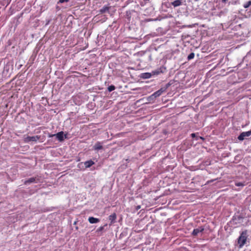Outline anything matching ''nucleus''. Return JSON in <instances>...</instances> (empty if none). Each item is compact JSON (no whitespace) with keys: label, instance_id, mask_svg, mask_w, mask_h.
Masks as SVG:
<instances>
[{"label":"nucleus","instance_id":"nucleus-1","mask_svg":"<svg viewBox=\"0 0 251 251\" xmlns=\"http://www.w3.org/2000/svg\"><path fill=\"white\" fill-rule=\"evenodd\" d=\"M248 236L247 230H244L241 233L240 236L238 238V244L240 248H242L246 243Z\"/></svg>","mask_w":251,"mask_h":251},{"label":"nucleus","instance_id":"nucleus-2","mask_svg":"<svg viewBox=\"0 0 251 251\" xmlns=\"http://www.w3.org/2000/svg\"><path fill=\"white\" fill-rule=\"evenodd\" d=\"M40 139V136L36 135L34 136H27L25 138L24 141L26 143L30 142H37Z\"/></svg>","mask_w":251,"mask_h":251},{"label":"nucleus","instance_id":"nucleus-3","mask_svg":"<svg viewBox=\"0 0 251 251\" xmlns=\"http://www.w3.org/2000/svg\"><path fill=\"white\" fill-rule=\"evenodd\" d=\"M251 135V129L250 131L243 132H242L240 135L238 137V140L240 141H243L246 137H249Z\"/></svg>","mask_w":251,"mask_h":251},{"label":"nucleus","instance_id":"nucleus-4","mask_svg":"<svg viewBox=\"0 0 251 251\" xmlns=\"http://www.w3.org/2000/svg\"><path fill=\"white\" fill-rule=\"evenodd\" d=\"M54 136H55L57 139L60 142H62L64 140V133L63 131L59 132L55 134L50 135V137H51Z\"/></svg>","mask_w":251,"mask_h":251},{"label":"nucleus","instance_id":"nucleus-5","mask_svg":"<svg viewBox=\"0 0 251 251\" xmlns=\"http://www.w3.org/2000/svg\"><path fill=\"white\" fill-rule=\"evenodd\" d=\"M38 179L36 177H30L26 180H25L24 182V184L26 185L28 184H30L32 183H37L38 182Z\"/></svg>","mask_w":251,"mask_h":251},{"label":"nucleus","instance_id":"nucleus-6","mask_svg":"<svg viewBox=\"0 0 251 251\" xmlns=\"http://www.w3.org/2000/svg\"><path fill=\"white\" fill-rule=\"evenodd\" d=\"M204 230V228L199 227L197 228L194 229L193 231L192 234L194 236H197L199 233L202 232Z\"/></svg>","mask_w":251,"mask_h":251},{"label":"nucleus","instance_id":"nucleus-7","mask_svg":"<svg viewBox=\"0 0 251 251\" xmlns=\"http://www.w3.org/2000/svg\"><path fill=\"white\" fill-rule=\"evenodd\" d=\"M110 7L108 6H104L102 8H101L99 12L100 14H103L105 13H109V10Z\"/></svg>","mask_w":251,"mask_h":251},{"label":"nucleus","instance_id":"nucleus-8","mask_svg":"<svg viewBox=\"0 0 251 251\" xmlns=\"http://www.w3.org/2000/svg\"><path fill=\"white\" fill-rule=\"evenodd\" d=\"M152 76V74L150 73H142L140 75V77L143 79H148Z\"/></svg>","mask_w":251,"mask_h":251},{"label":"nucleus","instance_id":"nucleus-9","mask_svg":"<svg viewBox=\"0 0 251 251\" xmlns=\"http://www.w3.org/2000/svg\"><path fill=\"white\" fill-rule=\"evenodd\" d=\"M88 221L91 224H95L100 222V220L98 218H94L93 217H90L88 218Z\"/></svg>","mask_w":251,"mask_h":251},{"label":"nucleus","instance_id":"nucleus-10","mask_svg":"<svg viewBox=\"0 0 251 251\" xmlns=\"http://www.w3.org/2000/svg\"><path fill=\"white\" fill-rule=\"evenodd\" d=\"M102 149L101 143L100 142H97L93 147V149L95 150H100Z\"/></svg>","mask_w":251,"mask_h":251},{"label":"nucleus","instance_id":"nucleus-11","mask_svg":"<svg viewBox=\"0 0 251 251\" xmlns=\"http://www.w3.org/2000/svg\"><path fill=\"white\" fill-rule=\"evenodd\" d=\"M94 164V162L92 160H89L84 162V165L86 168H89Z\"/></svg>","mask_w":251,"mask_h":251},{"label":"nucleus","instance_id":"nucleus-12","mask_svg":"<svg viewBox=\"0 0 251 251\" xmlns=\"http://www.w3.org/2000/svg\"><path fill=\"white\" fill-rule=\"evenodd\" d=\"M116 219V215L115 213H113L109 216V220L111 221V224L114 222Z\"/></svg>","mask_w":251,"mask_h":251},{"label":"nucleus","instance_id":"nucleus-13","mask_svg":"<svg viewBox=\"0 0 251 251\" xmlns=\"http://www.w3.org/2000/svg\"><path fill=\"white\" fill-rule=\"evenodd\" d=\"M181 3H182V2L180 0H176L172 2V4L174 7L178 6L181 5Z\"/></svg>","mask_w":251,"mask_h":251},{"label":"nucleus","instance_id":"nucleus-14","mask_svg":"<svg viewBox=\"0 0 251 251\" xmlns=\"http://www.w3.org/2000/svg\"><path fill=\"white\" fill-rule=\"evenodd\" d=\"M171 85V83L170 82L167 83L164 87L161 88L159 90L162 92H164L166 91L169 87H170Z\"/></svg>","mask_w":251,"mask_h":251},{"label":"nucleus","instance_id":"nucleus-15","mask_svg":"<svg viewBox=\"0 0 251 251\" xmlns=\"http://www.w3.org/2000/svg\"><path fill=\"white\" fill-rule=\"evenodd\" d=\"M160 96L157 91L155 92L152 95L150 96V98L152 99H155L156 98Z\"/></svg>","mask_w":251,"mask_h":251},{"label":"nucleus","instance_id":"nucleus-16","mask_svg":"<svg viewBox=\"0 0 251 251\" xmlns=\"http://www.w3.org/2000/svg\"><path fill=\"white\" fill-rule=\"evenodd\" d=\"M251 5V0L248 1L247 2L244 4L243 7L245 8H248Z\"/></svg>","mask_w":251,"mask_h":251},{"label":"nucleus","instance_id":"nucleus-17","mask_svg":"<svg viewBox=\"0 0 251 251\" xmlns=\"http://www.w3.org/2000/svg\"><path fill=\"white\" fill-rule=\"evenodd\" d=\"M107 226V225H105L104 226H102L100 227L99 228H98L97 229L96 232L99 233V232L102 231L103 230L104 228V226Z\"/></svg>","mask_w":251,"mask_h":251},{"label":"nucleus","instance_id":"nucleus-18","mask_svg":"<svg viewBox=\"0 0 251 251\" xmlns=\"http://www.w3.org/2000/svg\"><path fill=\"white\" fill-rule=\"evenodd\" d=\"M195 56V54L193 52H191L187 57V59L188 60H190L193 59Z\"/></svg>","mask_w":251,"mask_h":251},{"label":"nucleus","instance_id":"nucleus-19","mask_svg":"<svg viewBox=\"0 0 251 251\" xmlns=\"http://www.w3.org/2000/svg\"><path fill=\"white\" fill-rule=\"evenodd\" d=\"M161 72V71H159V70H155V71H153L152 72V73H151L152 74V75H159L160 73Z\"/></svg>","mask_w":251,"mask_h":251},{"label":"nucleus","instance_id":"nucleus-20","mask_svg":"<svg viewBox=\"0 0 251 251\" xmlns=\"http://www.w3.org/2000/svg\"><path fill=\"white\" fill-rule=\"evenodd\" d=\"M115 89V87L114 85H110L108 87V90L111 92Z\"/></svg>","mask_w":251,"mask_h":251},{"label":"nucleus","instance_id":"nucleus-21","mask_svg":"<svg viewBox=\"0 0 251 251\" xmlns=\"http://www.w3.org/2000/svg\"><path fill=\"white\" fill-rule=\"evenodd\" d=\"M235 185L237 186H241L243 187L245 185L244 183L243 182H236Z\"/></svg>","mask_w":251,"mask_h":251},{"label":"nucleus","instance_id":"nucleus-22","mask_svg":"<svg viewBox=\"0 0 251 251\" xmlns=\"http://www.w3.org/2000/svg\"><path fill=\"white\" fill-rule=\"evenodd\" d=\"M69 0H59V2L60 3H63L64 2H67Z\"/></svg>","mask_w":251,"mask_h":251},{"label":"nucleus","instance_id":"nucleus-23","mask_svg":"<svg viewBox=\"0 0 251 251\" xmlns=\"http://www.w3.org/2000/svg\"><path fill=\"white\" fill-rule=\"evenodd\" d=\"M159 94V95L160 96L163 93L160 90H158V91H157Z\"/></svg>","mask_w":251,"mask_h":251},{"label":"nucleus","instance_id":"nucleus-24","mask_svg":"<svg viewBox=\"0 0 251 251\" xmlns=\"http://www.w3.org/2000/svg\"><path fill=\"white\" fill-rule=\"evenodd\" d=\"M249 208L250 210V211H251V202H250V203L249 204Z\"/></svg>","mask_w":251,"mask_h":251},{"label":"nucleus","instance_id":"nucleus-25","mask_svg":"<svg viewBox=\"0 0 251 251\" xmlns=\"http://www.w3.org/2000/svg\"><path fill=\"white\" fill-rule=\"evenodd\" d=\"M191 136H192V137H195V133H192V134H191Z\"/></svg>","mask_w":251,"mask_h":251},{"label":"nucleus","instance_id":"nucleus-26","mask_svg":"<svg viewBox=\"0 0 251 251\" xmlns=\"http://www.w3.org/2000/svg\"><path fill=\"white\" fill-rule=\"evenodd\" d=\"M227 0H222V1L223 2L225 3V2H226V1H227Z\"/></svg>","mask_w":251,"mask_h":251},{"label":"nucleus","instance_id":"nucleus-27","mask_svg":"<svg viewBox=\"0 0 251 251\" xmlns=\"http://www.w3.org/2000/svg\"><path fill=\"white\" fill-rule=\"evenodd\" d=\"M140 206H138L137 207V209H140Z\"/></svg>","mask_w":251,"mask_h":251}]
</instances>
